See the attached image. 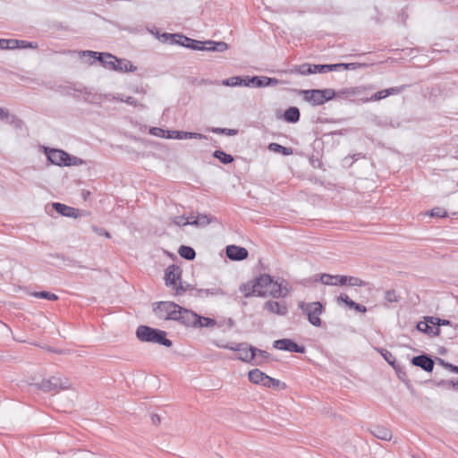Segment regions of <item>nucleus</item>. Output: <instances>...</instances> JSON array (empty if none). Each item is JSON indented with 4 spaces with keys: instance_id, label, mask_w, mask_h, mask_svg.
I'll list each match as a JSON object with an SVG mask.
<instances>
[{
    "instance_id": "nucleus-20",
    "label": "nucleus",
    "mask_w": 458,
    "mask_h": 458,
    "mask_svg": "<svg viewBox=\"0 0 458 458\" xmlns=\"http://www.w3.org/2000/svg\"><path fill=\"white\" fill-rule=\"evenodd\" d=\"M249 82H253V86L259 88L276 85L278 81L276 78H268L266 76H253L249 80Z\"/></svg>"
},
{
    "instance_id": "nucleus-52",
    "label": "nucleus",
    "mask_w": 458,
    "mask_h": 458,
    "mask_svg": "<svg viewBox=\"0 0 458 458\" xmlns=\"http://www.w3.org/2000/svg\"><path fill=\"white\" fill-rule=\"evenodd\" d=\"M388 97V92L386 89L376 92L372 97L371 100L377 101Z\"/></svg>"
},
{
    "instance_id": "nucleus-14",
    "label": "nucleus",
    "mask_w": 458,
    "mask_h": 458,
    "mask_svg": "<svg viewBox=\"0 0 458 458\" xmlns=\"http://www.w3.org/2000/svg\"><path fill=\"white\" fill-rule=\"evenodd\" d=\"M241 348L238 349V359L242 361L250 363L255 360V352L256 351L253 350L254 347L251 345H249L247 343H241Z\"/></svg>"
},
{
    "instance_id": "nucleus-7",
    "label": "nucleus",
    "mask_w": 458,
    "mask_h": 458,
    "mask_svg": "<svg viewBox=\"0 0 458 458\" xmlns=\"http://www.w3.org/2000/svg\"><path fill=\"white\" fill-rule=\"evenodd\" d=\"M180 307L173 301H159L153 310L160 319L176 320Z\"/></svg>"
},
{
    "instance_id": "nucleus-29",
    "label": "nucleus",
    "mask_w": 458,
    "mask_h": 458,
    "mask_svg": "<svg viewBox=\"0 0 458 458\" xmlns=\"http://www.w3.org/2000/svg\"><path fill=\"white\" fill-rule=\"evenodd\" d=\"M341 275L332 276L329 274H321L320 282L326 285H340Z\"/></svg>"
},
{
    "instance_id": "nucleus-12",
    "label": "nucleus",
    "mask_w": 458,
    "mask_h": 458,
    "mask_svg": "<svg viewBox=\"0 0 458 458\" xmlns=\"http://www.w3.org/2000/svg\"><path fill=\"white\" fill-rule=\"evenodd\" d=\"M81 55L82 56H86V55L94 56L98 61H100L104 64L105 67L114 71L117 57H115L114 55H113L111 54H102V53H98V52L88 50V51H82Z\"/></svg>"
},
{
    "instance_id": "nucleus-58",
    "label": "nucleus",
    "mask_w": 458,
    "mask_h": 458,
    "mask_svg": "<svg viewBox=\"0 0 458 458\" xmlns=\"http://www.w3.org/2000/svg\"><path fill=\"white\" fill-rule=\"evenodd\" d=\"M5 118H9V111L5 108L0 107V119L5 120Z\"/></svg>"
},
{
    "instance_id": "nucleus-53",
    "label": "nucleus",
    "mask_w": 458,
    "mask_h": 458,
    "mask_svg": "<svg viewBox=\"0 0 458 458\" xmlns=\"http://www.w3.org/2000/svg\"><path fill=\"white\" fill-rule=\"evenodd\" d=\"M121 101L123 102H125L131 106H141L143 107L144 106L140 104L136 98H132V97H127L126 98H120Z\"/></svg>"
},
{
    "instance_id": "nucleus-39",
    "label": "nucleus",
    "mask_w": 458,
    "mask_h": 458,
    "mask_svg": "<svg viewBox=\"0 0 458 458\" xmlns=\"http://www.w3.org/2000/svg\"><path fill=\"white\" fill-rule=\"evenodd\" d=\"M253 350H255V352H257L255 354V360H253L254 365H260L266 359L268 358V353L266 351L258 349L256 347H254Z\"/></svg>"
},
{
    "instance_id": "nucleus-43",
    "label": "nucleus",
    "mask_w": 458,
    "mask_h": 458,
    "mask_svg": "<svg viewBox=\"0 0 458 458\" xmlns=\"http://www.w3.org/2000/svg\"><path fill=\"white\" fill-rule=\"evenodd\" d=\"M339 65H340V70L341 69L355 70V69L366 66L365 64H360V63H349V64H343V63H341V64H339Z\"/></svg>"
},
{
    "instance_id": "nucleus-55",
    "label": "nucleus",
    "mask_w": 458,
    "mask_h": 458,
    "mask_svg": "<svg viewBox=\"0 0 458 458\" xmlns=\"http://www.w3.org/2000/svg\"><path fill=\"white\" fill-rule=\"evenodd\" d=\"M404 89V86L402 87H393L389 89H386V91L388 92V96L390 95H397Z\"/></svg>"
},
{
    "instance_id": "nucleus-40",
    "label": "nucleus",
    "mask_w": 458,
    "mask_h": 458,
    "mask_svg": "<svg viewBox=\"0 0 458 458\" xmlns=\"http://www.w3.org/2000/svg\"><path fill=\"white\" fill-rule=\"evenodd\" d=\"M243 80L240 76H233L222 81V84L229 87H235L242 85Z\"/></svg>"
},
{
    "instance_id": "nucleus-3",
    "label": "nucleus",
    "mask_w": 458,
    "mask_h": 458,
    "mask_svg": "<svg viewBox=\"0 0 458 458\" xmlns=\"http://www.w3.org/2000/svg\"><path fill=\"white\" fill-rule=\"evenodd\" d=\"M248 377L250 381L256 385H261L263 386L274 389H277L280 387L282 389L286 388L285 383L267 376V374H265L264 372L258 369L250 370Z\"/></svg>"
},
{
    "instance_id": "nucleus-60",
    "label": "nucleus",
    "mask_w": 458,
    "mask_h": 458,
    "mask_svg": "<svg viewBox=\"0 0 458 458\" xmlns=\"http://www.w3.org/2000/svg\"><path fill=\"white\" fill-rule=\"evenodd\" d=\"M7 39H4V38H0V49L4 50V49H7V43H6Z\"/></svg>"
},
{
    "instance_id": "nucleus-23",
    "label": "nucleus",
    "mask_w": 458,
    "mask_h": 458,
    "mask_svg": "<svg viewBox=\"0 0 458 458\" xmlns=\"http://www.w3.org/2000/svg\"><path fill=\"white\" fill-rule=\"evenodd\" d=\"M137 70V67L134 66L131 61L126 59L117 58L114 71L120 72H133Z\"/></svg>"
},
{
    "instance_id": "nucleus-8",
    "label": "nucleus",
    "mask_w": 458,
    "mask_h": 458,
    "mask_svg": "<svg viewBox=\"0 0 458 458\" xmlns=\"http://www.w3.org/2000/svg\"><path fill=\"white\" fill-rule=\"evenodd\" d=\"M182 270L175 265H171L165 269V280L167 286H172L176 294L184 293V288L181 284Z\"/></svg>"
},
{
    "instance_id": "nucleus-50",
    "label": "nucleus",
    "mask_w": 458,
    "mask_h": 458,
    "mask_svg": "<svg viewBox=\"0 0 458 458\" xmlns=\"http://www.w3.org/2000/svg\"><path fill=\"white\" fill-rule=\"evenodd\" d=\"M447 215L446 211L442 208H434L430 211L431 216H437V217H445Z\"/></svg>"
},
{
    "instance_id": "nucleus-46",
    "label": "nucleus",
    "mask_w": 458,
    "mask_h": 458,
    "mask_svg": "<svg viewBox=\"0 0 458 458\" xmlns=\"http://www.w3.org/2000/svg\"><path fill=\"white\" fill-rule=\"evenodd\" d=\"M381 354L388 364L394 366L395 362L394 356L387 350H381Z\"/></svg>"
},
{
    "instance_id": "nucleus-5",
    "label": "nucleus",
    "mask_w": 458,
    "mask_h": 458,
    "mask_svg": "<svg viewBox=\"0 0 458 458\" xmlns=\"http://www.w3.org/2000/svg\"><path fill=\"white\" fill-rule=\"evenodd\" d=\"M303 98L305 101L313 106H321L327 101L331 100L335 97L334 89H307L302 91Z\"/></svg>"
},
{
    "instance_id": "nucleus-54",
    "label": "nucleus",
    "mask_w": 458,
    "mask_h": 458,
    "mask_svg": "<svg viewBox=\"0 0 458 458\" xmlns=\"http://www.w3.org/2000/svg\"><path fill=\"white\" fill-rule=\"evenodd\" d=\"M150 132L155 136L165 138V133L167 132V131H165L161 128H152L150 130Z\"/></svg>"
},
{
    "instance_id": "nucleus-35",
    "label": "nucleus",
    "mask_w": 458,
    "mask_h": 458,
    "mask_svg": "<svg viewBox=\"0 0 458 458\" xmlns=\"http://www.w3.org/2000/svg\"><path fill=\"white\" fill-rule=\"evenodd\" d=\"M314 69V64H303L301 65L296 66L294 71L301 75H308L316 73Z\"/></svg>"
},
{
    "instance_id": "nucleus-62",
    "label": "nucleus",
    "mask_w": 458,
    "mask_h": 458,
    "mask_svg": "<svg viewBox=\"0 0 458 458\" xmlns=\"http://www.w3.org/2000/svg\"><path fill=\"white\" fill-rule=\"evenodd\" d=\"M242 80H243L242 85L247 86V87H250L251 85L253 86V82H249V80H250V77H246Z\"/></svg>"
},
{
    "instance_id": "nucleus-31",
    "label": "nucleus",
    "mask_w": 458,
    "mask_h": 458,
    "mask_svg": "<svg viewBox=\"0 0 458 458\" xmlns=\"http://www.w3.org/2000/svg\"><path fill=\"white\" fill-rule=\"evenodd\" d=\"M314 71H316V73H325L332 71H340V65L339 64H314Z\"/></svg>"
},
{
    "instance_id": "nucleus-64",
    "label": "nucleus",
    "mask_w": 458,
    "mask_h": 458,
    "mask_svg": "<svg viewBox=\"0 0 458 458\" xmlns=\"http://www.w3.org/2000/svg\"><path fill=\"white\" fill-rule=\"evenodd\" d=\"M452 384H453V387H454V388L458 389V380H456V381H452Z\"/></svg>"
},
{
    "instance_id": "nucleus-13",
    "label": "nucleus",
    "mask_w": 458,
    "mask_h": 458,
    "mask_svg": "<svg viewBox=\"0 0 458 458\" xmlns=\"http://www.w3.org/2000/svg\"><path fill=\"white\" fill-rule=\"evenodd\" d=\"M272 276L267 274L260 275L255 281L257 296L266 297L267 296V290L272 282Z\"/></svg>"
},
{
    "instance_id": "nucleus-17",
    "label": "nucleus",
    "mask_w": 458,
    "mask_h": 458,
    "mask_svg": "<svg viewBox=\"0 0 458 458\" xmlns=\"http://www.w3.org/2000/svg\"><path fill=\"white\" fill-rule=\"evenodd\" d=\"M416 329L428 336H438L440 335V328L432 326L430 322L428 321V317L424 318V321H420L417 324Z\"/></svg>"
},
{
    "instance_id": "nucleus-49",
    "label": "nucleus",
    "mask_w": 458,
    "mask_h": 458,
    "mask_svg": "<svg viewBox=\"0 0 458 458\" xmlns=\"http://www.w3.org/2000/svg\"><path fill=\"white\" fill-rule=\"evenodd\" d=\"M216 346L219 347V348H222V349H227V350H231V351H234V352H238V349H240L241 347V343L240 344H216Z\"/></svg>"
},
{
    "instance_id": "nucleus-36",
    "label": "nucleus",
    "mask_w": 458,
    "mask_h": 458,
    "mask_svg": "<svg viewBox=\"0 0 458 458\" xmlns=\"http://www.w3.org/2000/svg\"><path fill=\"white\" fill-rule=\"evenodd\" d=\"M191 225L198 226L208 225L211 222V218L208 215H199L197 217H191Z\"/></svg>"
},
{
    "instance_id": "nucleus-21",
    "label": "nucleus",
    "mask_w": 458,
    "mask_h": 458,
    "mask_svg": "<svg viewBox=\"0 0 458 458\" xmlns=\"http://www.w3.org/2000/svg\"><path fill=\"white\" fill-rule=\"evenodd\" d=\"M337 301L344 302L349 308L353 309L359 312L365 313L367 311V308L364 305H361L360 303L353 301L346 294H344V293L340 294V296L337 298Z\"/></svg>"
},
{
    "instance_id": "nucleus-44",
    "label": "nucleus",
    "mask_w": 458,
    "mask_h": 458,
    "mask_svg": "<svg viewBox=\"0 0 458 458\" xmlns=\"http://www.w3.org/2000/svg\"><path fill=\"white\" fill-rule=\"evenodd\" d=\"M174 224L176 225H191V218L185 217L183 216H176L173 220Z\"/></svg>"
},
{
    "instance_id": "nucleus-11",
    "label": "nucleus",
    "mask_w": 458,
    "mask_h": 458,
    "mask_svg": "<svg viewBox=\"0 0 458 458\" xmlns=\"http://www.w3.org/2000/svg\"><path fill=\"white\" fill-rule=\"evenodd\" d=\"M273 346L276 349L287 351L291 352L304 353L305 347L303 345H298L295 342L291 339H279L274 342Z\"/></svg>"
},
{
    "instance_id": "nucleus-57",
    "label": "nucleus",
    "mask_w": 458,
    "mask_h": 458,
    "mask_svg": "<svg viewBox=\"0 0 458 458\" xmlns=\"http://www.w3.org/2000/svg\"><path fill=\"white\" fill-rule=\"evenodd\" d=\"M441 362L445 365V368H447L450 371L455 372L458 374V366H454L450 363H445L444 360H441Z\"/></svg>"
},
{
    "instance_id": "nucleus-32",
    "label": "nucleus",
    "mask_w": 458,
    "mask_h": 458,
    "mask_svg": "<svg viewBox=\"0 0 458 458\" xmlns=\"http://www.w3.org/2000/svg\"><path fill=\"white\" fill-rule=\"evenodd\" d=\"M178 252L181 257L187 260H192L196 256L195 250L189 246H181Z\"/></svg>"
},
{
    "instance_id": "nucleus-30",
    "label": "nucleus",
    "mask_w": 458,
    "mask_h": 458,
    "mask_svg": "<svg viewBox=\"0 0 458 458\" xmlns=\"http://www.w3.org/2000/svg\"><path fill=\"white\" fill-rule=\"evenodd\" d=\"M175 133H176V136H174V138L177 140H187V139L203 140V139H206L205 135H203L201 133H198V132H189V131H176Z\"/></svg>"
},
{
    "instance_id": "nucleus-48",
    "label": "nucleus",
    "mask_w": 458,
    "mask_h": 458,
    "mask_svg": "<svg viewBox=\"0 0 458 458\" xmlns=\"http://www.w3.org/2000/svg\"><path fill=\"white\" fill-rule=\"evenodd\" d=\"M385 300L388 302H395L398 301L397 295L394 290H388L385 293Z\"/></svg>"
},
{
    "instance_id": "nucleus-1",
    "label": "nucleus",
    "mask_w": 458,
    "mask_h": 458,
    "mask_svg": "<svg viewBox=\"0 0 458 458\" xmlns=\"http://www.w3.org/2000/svg\"><path fill=\"white\" fill-rule=\"evenodd\" d=\"M163 37L167 39L171 38V43L178 44L180 46L185 47L193 50H206L211 52H224L228 49V44L224 41H199L196 39L190 38L186 36L179 35V34H163Z\"/></svg>"
},
{
    "instance_id": "nucleus-24",
    "label": "nucleus",
    "mask_w": 458,
    "mask_h": 458,
    "mask_svg": "<svg viewBox=\"0 0 458 458\" xmlns=\"http://www.w3.org/2000/svg\"><path fill=\"white\" fill-rule=\"evenodd\" d=\"M225 294H226V292L220 286H214L211 288H205V289L199 290V295L200 297H208V296L220 297V296H225Z\"/></svg>"
},
{
    "instance_id": "nucleus-15",
    "label": "nucleus",
    "mask_w": 458,
    "mask_h": 458,
    "mask_svg": "<svg viewBox=\"0 0 458 458\" xmlns=\"http://www.w3.org/2000/svg\"><path fill=\"white\" fill-rule=\"evenodd\" d=\"M412 365L421 368L427 372H431L434 369L433 360L425 354L415 356L411 360Z\"/></svg>"
},
{
    "instance_id": "nucleus-38",
    "label": "nucleus",
    "mask_w": 458,
    "mask_h": 458,
    "mask_svg": "<svg viewBox=\"0 0 458 458\" xmlns=\"http://www.w3.org/2000/svg\"><path fill=\"white\" fill-rule=\"evenodd\" d=\"M30 295L33 297H36V298H43V299H47L49 301L58 300V296L56 294L49 293V292H46V291L33 292L30 293Z\"/></svg>"
},
{
    "instance_id": "nucleus-9",
    "label": "nucleus",
    "mask_w": 458,
    "mask_h": 458,
    "mask_svg": "<svg viewBox=\"0 0 458 458\" xmlns=\"http://www.w3.org/2000/svg\"><path fill=\"white\" fill-rule=\"evenodd\" d=\"M47 159L54 165H71L72 157L64 150L61 149H50L47 151Z\"/></svg>"
},
{
    "instance_id": "nucleus-34",
    "label": "nucleus",
    "mask_w": 458,
    "mask_h": 458,
    "mask_svg": "<svg viewBox=\"0 0 458 458\" xmlns=\"http://www.w3.org/2000/svg\"><path fill=\"white\" fill-rule=\"evenodd\" d=\"M197 327H214L216 326V321L213 318L198 316Z\"/></svg>"
},
{
    "instance_id": "nucleus-18",
    "label": "nucleus",
    "mask_w": 458,
    "mask_h": 458,
    "mask_svg": "<svg viewBox=\"0 0 458 458\" xmlns=\"http://www.w3.org/2000/svg\"><path fill=\"white\" fill-rule=\"evenodd\" d=\"M288 293V290L283 286L282 283H278L277 281H274L272 279L269 289L267 290V296H272L274 298L284 297Z\"/></svg>"
},
{
    "instance_id": "nucleus-19",
    "label": "nucleus",
    "mask_w": 458,
    "mask_h": 458,
    "mask_svg": "<svg viewBox=\"0 0 458 458\" xmlns=\"http://www.w3.org/2000/svg\"><path fill=\"white\" fill-rule=\"evenodd\" d=\"M264 308L270 313L284 316L287 313V307L284 303L278 301H268L265 303Z\"/></svg>"
},
{
    "instance_id": "nucleus-28",
    "label": "nucleus",
    "mask_w": 458,
    "mask_h": 458,
    "mask_svg": "<svg viewBox=\"0 0 458 458\" xmlns=\"http://www.w3.org/2000/svg\"><path fill=\"white\" fill-rule=\"evenodd\" d=\"M284 118L288 123H296L300 119V111L297 107L292 106L285 110Z\"/></svg>"
},
{
    "instance_id": "nucleus-56",
    "label": "nucleus",
    "mask_w": 458,
    "mask_h": 458,
    "mask_svg": "<svg viewBox=\"0 0 458 458\" xmlns=\"http://www.w3.org/2000/svg\"><path fill=\"white\" fill-rule=\"evenodd\" d=\"M7 49H16L17 48V39H7Z\"/></svg>"
},
{
    "instance_id": "nucleus-6",
    "label": "nucleus",
    "mask_w": 458,
    "mask_h": 458,
    "mask_svg": "<svg viewBox=\"0 0 458 458\" xmlns=\"http://www.w3.org/2000/svg\"><path fill=\"white\" fill-rule=\"evenodd\" d=\"M38 387L44 392L58 393L61 390L70 389L72 385L65 377L53 376L47 379H43L38 384Z\"/></svg>"
},
{
    "instance_id": "nucleus-33",
    "label": "nucleus",
    "mask_w": 458,
    "mask_h": 458,
    "mask_svg": "<svg viewBox=\"0 0 458 458\" xmlns=\"http://www.w3.org/2000/svg\"><path fill=\"white\" fill-rule=\"evenodd\" d=\"M268 149L274 152L281 153L284 156H289L293 153V149L291 148L284 147L278 143H270L268 145Z\"/></svg>"
},
{
    "instance_id": "nucleus-45",
    "label": "nucleus",
    "mask_w": 458,
    "mask_h": 458,
    "mask_svg": "<svg viewBox=\"0 0 458 458\" xmlns=\"http://www.w3.org/2000/svg\"><path fill=\"white\" fill-rule=\"evenodd\" d=\"M212 131L217 134H226L229 136L235 135L237 133L236 130L227 128H213Z\"/></svg>"
},
{
    "instance_id": "nucleus-51",
    "label": "nucleus",
    "mask_w": 458,
    "mask_h": 458,
    "mask_svg": "<svg viewBox=\"0 0 458 458\" xmlns=\"http://www.w3.org/2000/svg\"><path fill=\"white\" fill-rule=\"evenodd\" d=\"M358 92L357 89L356 88H350V89H341L339 90L337 93H335V96H342V95H346V96H354L356 95Z\"/></svg>"
},
{
    "instance_id": "nucleus-2",
    "label": "nucleus",
    "mask_w": 458,
    "mask_h": 458,
    "mask_svg": "<svg viewBox=\"0 0 458 458\" xmlns=\"http://www.w3.org/2000/svg\"><path fill=\"white\" fill-rule=\"evenodd\" d=\"M136 336L140 342L154 343L171 347L173 343L166 338V332L148 326H140L136 329Z\"/></svg>"
},
{
    "instance_id": "nucleus-37",
    "label": "nucleus",
    "mask_w": 458,
    "mask_h": 458,
    "mask_svg": "<svg viewBox=\"0 0 458 458\" xmlns=\"http://www.w3.org/2000/svg\"><path fill=\"white\" fill-rule=\"evenodd\" d=\"M213 156L214 157L219 159L223 164H230L233 161V157L231 155L226 154L222 150H216Z\"/></svg>"
},
{
    "instance_id": "nucleus-22",
    "label": "nucleus",
    "mask_w": 458,
    "mask_h": 458,
    "mask_svg": "<svg viewBox=\"0 0 458 458\" xmlns=\"http://www.w3.org/2000/svg\"><path fill=\"white\" fill-rule=\"evenodd\" d=\"M53 208L56 212L67 217H76L77 209L62 203H54Z\"/></svg>"
},
{
    "instance_id": "nucleus-16",
    "label": "nucleus",
    "mask_w": 458,
    "mask_h": 458,
    "mask_svg": "<svg viewBox=\"0 0 458 458\" xmlns=\"http://www.w3.org/2000/svg\"><path fill=\"white\" fill-rule=\"evenodd\" d=\"M226 255L232 260H243L248 257V250L243 247L230 245L226 248Z\"/></svg>"
},
{
    "instance_id": "nucleus-4",
    "label": "nucleus",
    "mask_w": 458,
    "mask_h": 458,
    "mask_svg": "<svg viewBox=\"0 0 458 458\" xmlns=\"http://www.w3.org/2000/svg\"><path fill=\"white\" fill-rule=\"evenodd\" d=\"M301 311L307 316L309 322L314 327H320L322 321L320 315L324 310L323 305L319 301L304 302L300 301L298 304Z\"/></svg>"
},
{
    "instance_id": "nucleus-10",
    "label": "nucleus",
    "mask_w": 458,
    "mask_h": 458,
    "mask_svg": "<svg viewBox=\"0 0 458 458\" xmlns=\"http://www.w3.org/2000/svg\"><path fill=\"white\" fill-rule=\"evenodd\" d=\"M198 316L199 315L197 313L180 307L177 319L175 321H178L186 327H197V321L199 320Z\"/></svg>"
},
{
    "instance_id": "nucleus-26",
    "label": "nucleus",
    "mask_w": 458,
    "mask_h": 458,
    "mask_svg": "<svg viewBox=\"0 0 458 458\" xmlns=\"http://www.w3.org/2000/svg\"><path fill=\"white\" fill-rule=\"evenodd\" d=\"M340 280V285L364 286L366 284L363 280L355 276H342Z\"/></svg>"
},
{
    "instance_id": "nucleus-47",
    "label": "nucleus",
    "mask_w": 458,
    "mask_h": 458,
    "mask_svg": "<svg viewBox=\"0 0 458 458\" xmlns=\"http://www.w3.org/2000/svg\"><path fill=\"white\" fill-rule=\"evenodd\" d=\"M37 47H38L37 43L17 39V48H28V47L36 48Z\"/></svg>"
},
{
    "instance_id": "nucleus-41",
    "label": "nucleus",
    "mask_w": 458,
    "mask_h": 458,
    "mask_svg": "<svg viewBox=\"0 0 458 458\" xmlns=\"http://www.w3.org/2000/svg\"><path fill=\"white\" fill-rule=\"evenodd\" d=\"M5 120H7V122L16 129H21L24 124L23 121L15 114H9V118H5Z\"/></svg>"
},
{
    "instance_id": "nucleus-42",
    "label": "nucleus",
    "mask_w": 458,
    "mask_h": 458,
    "mask_svg": "<svg viewBox=\"0 0 458 458\" xmlns=\"http://www.w3.org/2000/svg\"><path fill=\"white\" fill-rule=\"evenodd\" d=\"M428 321H429L432 326L438 328L440 326H449L451 324L449 320L441 319L436 317H428Z\"/></svg>"
},
{
    "instance_id": "nucleus-63",
    "label": "nucleus",
    "mask_w": 458,
    "mask_h": 458,
    "mask_svg": "<svg viewBox=\"0 0 458 458\" xmlns=\"http://www.w3.org/2000/svg\"><path fill=\"white\" fill-rule=\"evenodd\" d=\"M152 420H153L154 423L159 422L160 421V418H159L158 415H153L152 416Z\"/></svg>"
},
{
    "instance_id": "nucleus-61",
    "label": "nucleus",
    "mask_w": 458,
    "mask_h": 458,
    "mask_svg": "<svg viewBox=\"0 0 458 458\" xmlns=\"http://www.w3.org/2000/svg\"><path fill=\"white\" fill-rule=\"evenodd\" d=\"M96 231L98 232V234L104 235V236H106L107 238H110V233L108 232H106V231H105L103 229H99V230L96 229Z\"/></svg>"
},
{
    "instance_id": "nucleus-27",
    "label": "nucleus",
    "mask_w": 458,
    "mask_h": 458,
    "mask_svg": "<svg viewBox=\"0 0 458 458\" xmlns=\"http://www.w3.org/2000/svg\"><path fill=\"white\" fill-rule=\"evenodd\" d=\"M240 292L242 293L246 298L257 295L255 281H249L241 284Z\"/></svg>"
},
{
    "instance_id": "nucleus-25",
    "label": "nucleus",
    "mask_w": 458,
    "mask_h": 458,
    "mask_svg": "<svg viewBox=\"0 0 458 458\" xmlns=\"http://www.w3.org/2000/svg\"><path fill=\"white\" fill-rule=\"evenodd\" d=\"M371 434L381 440L387 441L392 438V432L388 428L381 426L375 427L371 430Z\"/></svg>"
},
{
    "instance_id": "nucleus-59",
    "label": "nucleus",
    "mask_w": 458,
    "mask_h": 458,
    "mask_svg": "<svg viewBox=\"0 0 458 458\" xmlns=\"http://www.w3.org/2000/svg\"><path fill=\"white\" fill-rule=\"evenodd\" d=\"M177 131H167V132L165 133V138H168V139H175L174 136H176V132Z\"/></svg>"
}]
</instances>
